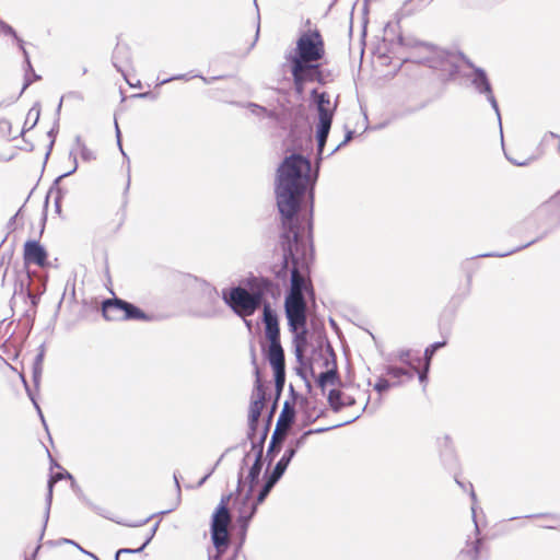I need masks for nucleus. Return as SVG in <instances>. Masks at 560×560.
Segmentation results:
<instances>
[{
    "mask_svg": "<svg viewBox=\"0 0 560 560\" xmlns=\"http://www.w3.org/2000/svg\"><path fill=\"white\" fill-rule=\"evenodd\" d=\"M307 238L304 237V231L280 232L279 241L272 250L273 276L278 280L285 281L290 275L291 291L285 298L284 310L287 319H290L292 326L305 320L307 306L304 291L314 295L313 285L305 278L313 254L311 221L307 222Z\"/></svg>",
    "mask_w": 560,
    "mask_h": 560,
    "instance_id": "obj_1",
    "label": "nucleus"
},
{
    "mask_svg": "<svg viewBox=\"0 0 560 560\" xmlns=\"http://www.w3.org/2000/svg\"><path fill=\"white\" fill-rule=\"evenodd\" d=\"M311 161L299 153L285 156L277 168L275 194L281 232L304 231L298 213L310 180Z\"/></svg>",
    "mask_w": 560,
    "mask_h": 560,
    "instance_id": "obj_2",
    "label": "nucleus"
},
{
    "mask_svg": "<svg viewBox=\"0 0 560 560\" xmlns=\"http://www.w3.org/2000/svg\"><path fill=\"white\" fill-rule=\"evenodd\" d=\"M533 219L544 228V233L541 236L532 240L527 242L526 244H523L521 246H517L508 252H494V253H487L481 254L479 257H506L513 253H516L523 248L528 247L529 245L537 242L542 236L547 235L549 232H551L555 228L560 225V206L557 199L552 198L548 200L547 202L542 203L540 207L536 209V211L533 214Z\"/></svg>",
    "mask_w": 560,
    "mask_h": 560,
    "instance_id": "obj_3",
    "label": "nucleus"
},
{
    "mask_svg": "<svg viewBox=\"0 0 560 560\" xmlns=\"http://www.w3.org/2000/svg\"><path fill=\"white\" fill-rule=\"evenodd\" d=\"M325 54V43L319 30L311 28L299 36L294 54L287 56V60L320 61Z\"/></svg>",
    "mask_w": 560,
    "mask_h": 560,
    "instance_id": "obj_4",
    "label": "nucleus"
},
{
    "mask_svg": "<svg viewBox=\"0 0 560 560\" xmlns=\"http://www.w3.org/2000/svg\"><path fill=\"white\" fill-rule=\"evenodd\" d=\"M222 300L240 317L252 316L259 307L258 295H252L242 287H233L229 291L223 290Z\"/></svg>",
    "mask_w": 560,
    "mask_h": 560,
    "instance_id": "obj_5",
    "label": "nucleus"
},
{
    "mask_svg": "<svg viewBox=\"0 0 560 560\" xmlns=\"http://www.w3.org/2000/svg\"><path fill=\"white\" fill-rule=\"evenodd\" d=\"M102 312L107 320L151 319V317L139 307L118 298L105 300L103 302Z\"/></svg>",
    "mask_w": 560,
    "mask_h": 560,
    "instance_id": "obj_6",
    "label": "nucleus"
},
{
    "mask_svg": "<svg viewBox=\"0 0 560 560\" xmlns=\"http://www.w3.org/2000/svg\"><path fill=\"white\" fill-rule=\"evenodd\" d=\"M242 486V471L238 474V481L236 488V498L234 501V509L237 513L236 523L240 530L245 534L249 522L257 511V503L254 501L252 487L244 490Z\"/></svg>",
    "mask_w": 560,
    "mask_h": 560,
    "instance_id": "obj_7",
    "label": "nucleus"
},
{
    "mask_svg": "<svg viewBox=\"0 0 560 560\" xmlns=\"http://www.w3.org/2000/svg\"><path fill=\"white\" fill-rule=\"evenodd\" d=\"M253 364L255 365V375H256V382H255V389L257 397L252 400L249 406V412H248V433L247 438L252 441L254 440V436L256 434L257 428H258V421L259 417L261 415V411L265 406V399H266V393L260 380V372L259 368L256 364V354L255 350L253 349L252 354Z\"/></svg>",
    "mask_w": 560,
    "mask_h": 560,
    "instance_id": "obj_8",
    "label": "nucleus"
},
{
    "mask_svg": "<svg viewBox=\"0 0 560 560\" xmlns=\"http://www.w3.org/2000/svg\"><path fill=\"white\" fill-rule=\"evenodd\" d=\"M468 78L474 90L478 94L483 95L487 98V101L489 102V104L497 114L499 125H501V114L499 109V104L494 96L491 82L486 71L480 67H474V72H471V74L468 75ZM500 130L502 131V126H500Z\"/></svg>",
    "mask_w": 560,
    "mask_h": 560,
    "instance_id": "obj_9",
    "label": "nucleus"
},
{
    "mask_svg": "<svg viewBox=\"0 0 560 560\" xmlns=\"http://www.w3.org/2000/svg\"><path fill=\"white\" fill-rule=\"evenodd\" d=\"M47 250L46 248L35 240H28L25 242L23 247V259L25 265H36L45 267L47 262Z\"/></svg>",
    "mask_w": 560,
    "mask_h": 560,
    "instance_id": "obj_10",
    "label": "nucleus"
},
{
    "mask_svg": "<svg viewBox=\"0 0 560 560\" xmlns=\"http://www.w3.org/2000/svg\"><path fill=\"white\" fill-rule=\"evenodd\" d=\"M250 460V453H246L245 456L242 459V464L240 467L238 474L242 471V486L244 490L252 487V492H254V488L258 482L259 475L261 472L262 468V458H260V455H255V460L252 464L250 468L248 469V474L246 478L244 479V468L248 465Z\"/></svg>",
    "mask_w": 560,
    "mask_h": 560,
    "instance_id": "obj_11",
    "label": "nucleus"
},
{
    "mask_svg": "<svg viewBox=\"0 0 560 560\" xmlns=\"http://www.w3.org/2000/svg\"><path fill=\"white\" fill-rule=\"evenodd\" d=\"M307 314L305 313V320L302 324H294L290 319H288V325L290 330L294 334L293 346H294V355L296 361L300 364H304V351L307 346Z\"/></svg>",
    "mask_w": 560,
    "mask_h": 560,
    "instance_id": "obj_12",
    "label": "nucleus"
},
{
    "mask_svg": "<svg viewBox=\"0 0 560 560\" xmlns=\"http://www.w3.org/2000/svg\"><path fill=\"white\" fill-rule=\"evenodd\" d=\"M291 66V74L299 75L306 83L316 82L318 61H303L300 59L288 60Z\"/></svg>",
    "mask_w": 560,
    "mask_h": 560,
    "instance_id": "obj_13",
    "label": "nucleus"
},
{
    "mask_svg": "<svg viewBox=\"0 0 560 560\" xmlns=\"http://www.w3.org/2000/svg\"><path fill=\"white\" fill-rule=\"evenodd\" d=\"M25 278L26 283L24 282V280H20L19 282L15 283L14 294H20L27 299L30 301L31 308L26 310V314L30 315L32 312V314L35 315L43 291L34 292L31 289V276L28 272Z\"/></svg>",
    "mask_w": 560,
    "mask_h": 560,
    "instance_id": "obj_14",
    "label": "nucleus"
},
{
    "mask_svg": "<svg viewBox=\"0 0 560 560\" xmlns=\"http://www.w3.org/2000/svg\"><path fill=\"white\" fill-rule=\"evenodd\" d=\"M262 322L265 324V334L269 341L280 340V328L277 313L269 303L264 304Z\"/></svg>",
    "mask_w": 560,
    "mask_h": 560,
    "instance_id": "obj_15",
    "label": "nucleus"
},
{
    "mask_svg": "<svg viewBox=\"0 0 560 560\" xmlns=\"http://www.w3.org/2000/svg\"><path fill=\"white\" fill-rule=\"evenodd\" d=\"M112 63L126 78V69L131 66V50L126 44L118 43L113 51Z\"/></svg>",
    "mask_w": 560,
    "mask_h": 560,
    "instance_id": "obj_16",
    "label": "nucleus"
},
{
    "mask_svg": "<svg viewBox=\"0 0 560 560\" xmlns=\"http://www.w3.org/2000/svg\"><path fill=\"white\" fill-rule=\"evenodd\" d=\"M65 478L73 480L72 476L68 471H66V470L51 475L49 480H48V492H47L46 499H45L46 508H45V513H44V523H43L42 532H40V535H39V539H43V537L45 535V530H46L47 524H48V521H49L50 508H51V502H52V487H54V483L59 481V480H62Z\"/></svg>",
    "mask_w": 560,
    "mask_h": 560,
    "instance_id": "obj_17",
    "label": "nucleus"
},
{
    "mask_svg": "<svg viewBox=\"0 0 560 560\" xmlns=\"http://www.w3.org/2000/svg\"><path fill=\"white\" fill-rule=\"evenodd\" d=\"M73 162H74V166H73V168H72V170H70L69 172H66V173H63V174L59 175V176L55 179V182H54L52 186L50 187V189H49V191H48V195H47V197H46V201H47L50 197H52V198H54L55 209H56V212H57V213H60V212H61V200H62L63 196L67 194V190H66V189H63V188H61V187L59 186V183H60V180H61L62 178H65V177H67V176L71 175V174H73V173L77 171V168H78V162H77V158H75V156L73 158Z\"/></svg>",
    "mask_w": 560,
    "mask_h": 560,
    "instance_id": "obj_18",
    "label": "nucleus"
},
{
    "mask_svg": "<svg viewBox=\"0 0 560 560\" xmlns=\"http://www.w3.org/2000/svg\"><path fill=\"white\" fill-rule=\"evenodd\" d=\"M203 299L208 303V307L201 312L203 317H214L221 313L220 295L214 287L207 285L203 289Z\"/></svg>",
    "mask_w": 560,
    "mask_h": 560,
    "instance_id": "obj_19",
    "label": "nucleus"
},
{
    "mask_svg": "<svg viewBox=\"0 0 560 560\" xmlns=\"http://www.w3.org/2000/svg\"><path fill=\"white\" fill-rule=\"evenodd\" d=\"M326 350L329 353V355L331 357L332 366L330 369H328L327 371L322 372L316 380L317 385L322 388V390L325 389V386L327 383H330L332 385L340 383L337 364H336V355H335L334 349L330 346V343H327Z\"/></svg>",
    "mask_w": 560,
    "mask_h": 560,
    "instance_id": "obj_20",
    "label": "nucleus"
},
{
    "mask_svg": "<svg viewBox=\"0 0 560 560\" xmlns=\"http://www.w3.org/2000/svg\"><path fill=\"white\" fill-rule=\"evenodd\" d=\"M248 292L252 295H258V301L261 304L264 295L272 288V281L265 277H250L247 280Z\"/></svg>",
    "mask_w": 560,
    "mask_h": 560,
    "instance_id": "obj_21",
    "label": "nucleus"
},
{
    "mask_svg": "<svg viewBox=\"0 0 560 560\" xmlns=\"http://www.w3.org/2000/svg\"><path fill=\"white\" fill-rule=\"evenodd\" d=\"M266 357L272 369L285 368L284 351L280 340L269 341Z\"/></svg>",
    "mask_w": 560,
    "mask_h": 560,
    "instance_id": "obj_22",
    "label": "nucleus"
},
{
    "mask_svg": "<svg viewBox=\"0 0 560 560\" xmlns=\"http://www.w3.org/2000/svg\"><path fill=\"white\" fill-rule=\"evenodd\" d=\"M19 48H20V50L23 54L24 63H25L24 84L22 86V90H21L20 94L18 96L13 97L11 103H14L22 95V93L32 84V79L30 78V73L34 75L35 80H39L40 79V75L36 74L34 69H33V66L31 63V59H30L28 52L25 49L24 40L23 39H19Z\"/></svg>",
    "mask_w": 560,
    "mask_h": 560,
    "instance_id": "obj_23",
    "label": "nucleus"
},
{
    "mask_svg": "<svg viewBox=\"0 0 560 560\" xmlns=\"http://www.w3.org/2000/svg\"><path fill=\"white\" fill-rule=\"evenodd\" d=\"M295 419L294 402L285 400L278 418L277 424L281 425L284 430H290Z\"/></svg>",
    "mask_w": 560,
    "mask_h": 560,
    "instance_id": "obj_24",
    "label": "nucleus"
},
{
    "mask_svg": "<svg viewBox=\"0 0 560 560\" xmlns=\"http://www.w3.org/2000/svg\"><path fill=\"white\" fill-rule=\"evenodd\" d=\"M293 457H294V451L285 450V452L283 453L282 457L276 464V466H275L273 470L271 471V474L269 475V477L278 482L280 480V478L283 476V474L285 472V470Z\"/></svg>",
    "mask_w": 560,
    "mask_h": 560,
    "instance_id": "obj_25",
    "label": "nucleus"
},
{
    "mask_svg": "<svg viewBox=\"0 0 560 560\" xmlns=\"http://www.w3.org/2000/svg\"><path fill=\"white\" fill-rule=\"evenodd\" d=\"M289 430H284L281 425L276 424V429L271 435V440L267 450V455L279 452L281 448L282 442L285 440Z\"/></svg>",
    "mask_w": 560,
    "mask_h": 560,
    "instance_id": "obj_26",
    "label": "nucleus"
},
{
    "mask_svg": "<svg viewBox=\"0 0 560 560\" xmlns=\"http://www.w3.org/2000/svg\"><path fill=\"white\" fill-rule=\"evenodd\" d=\"M480 545V538L467 544V547L459 552L458 558L460 560H479Z\"/></svg>",
    "mask_w": 560,
    "mask_h": 560,
    "instance_id": "obj_27",
    "label": "nucleus"
},
{
    "mask_svg": "<svg viewBox=\"0 0 560 560\" xmlns=\"http://www.w3.org/2000/svg\"><path fill=\"white\" fill-rule=\"evenodd\" d=\"M455 481L456 483L463 489V490H468L469 489V495H470V499L472 501V504H471V513H472V521L475 523V532L477 535H479L480 533V528H479V525H478V522H477V518H476V509H477V495L475 493V490H474V487L471 485V482H463V481H459L458 478L456 477L455 478Z\"/></svg>",
    "mask_w": 560,
    "mask_h": 560,
    "instance_id": "obj_28",
    "label": "nucleus"
},
{
    "mask_svg": "<svg viewBox=\"0 0 560 560\" xmlns=\"http://www.w3.org/2000/svg\"><path fill=\"white\" fill-rule=\"evenodd\" d=\"M440 446H441V457L444 460V463H447L448 465H451L453 462L456 460L454 450L452 446V440L448 435H445L441 439Z\"/></svg>",
    "mask_w": 560,
    "mask_h": 560,
    "instance_id": "obj_29",
    "label": "nucleus"
},
{
    "mask_svg": "<svg viewBox=\"0 0 560 560\" xmlns=\"http://www.w3.org/2000/svg\"><path fill=\"white\" fill-rule=\"evenodd\" d=\"M384 370L387 375L396 380L395 382H401V384L404 383L401 377H406L408 381L413 378L412 372L399 366L386 365Z\"/></svg>",
    "mask_w": 560,
    "mask_h": 560,
    "instance_id": "obj_30",
    "label": "nucleus"
},
{
    "mask_svg": "<svg viewBox=\"0 0 560 560\" xmlns=\"http://www.w3.org/2000/svg\"><path fill=\"white\" fill-rule=\"evenodd\" d=\"M39 114H40L39 104L36 103L32 106V108L27 113V117L24 122L22 133L33 129L36 126V124L38 122V119H39Z\"/></svg>",
    "mask_w": 560,
    "mask_h": 560,
    "instance_id": "obj_31",
    "label": "nucleus"
},
{
    "mask_svg": "<svg viewBox=\"0 0 560 560\" xmlns=\"http://www.w3.org/2000/svg\"><path fill=\"white\" fill-rule=\"evenodd\" d=\"M329 126H317L316 138H317V155L322 160V154L330 131Z\"/></svg>",
    "mask_w": 560,
    "mask_h": 560,
    "instance_id": "obj_32",
    "label": "nucleus"
},
{
    "mask_svg": "<svg viewBox=\"0 0 560 560\" xmlns=\"http://www.w3.org/2000/svg\"><path fill=\"white\" fill-rule=\"evenodd\" d=\"M343 393L339 389H331L328 393V404L332 411L338 412L343 408Z\"/></svg>",
    "mask_w": 560,
    "mask_h": 560,
    "instance_id": "obj_33",
    "label": "nucleus"
},
{
    "mask_svg": "<svg viewBox=\"0 0 560 560\" xmlns=\"http://www.w3.org/2000/svg\"><path fill=\"white\" fill-rule=\"evenodd\" d=\"M311 98L316 104V108H328L330 106V98L326 92H318L316 89L312 90Z\"/></svg>",
    "mask_w": 560,
    "mask_h": 560,
    "instance_id": "obj_34",
    "label": "nucleus"
},
{
    "mask_svg": "<svg viewBox=\"0 0 560 560\" xmlns=\"http://www.w3.org/2000/svg\"><path fill=\"white\" fill-rule=\"evenodd\" d=\"M336 106L324 108L320 107L317 109L318 112V125L317 126H329L331 127L334 113H335Z\"/></svg>",
    "mask_w": 560,
    "mask_h": 560,
    "instance_id": "obj_35",
    "label": "nucleus"
},
{
    "mask_svg": "<svg viewBox=\"0 0 560 560\" xmlns=\"http://www.w3.org/2000/svg\"><path fill=\"white\" fill-rule=\"evenodd\" d=\"M275 372V386H276V399H278L282 393L285 383V368L273 369Z\"/></svg>",
    "mask_w": 560,
    "mask_h": 560,
    "instance_id": "obj_36",
    "label": "nucleus"
},
{
    "mask_svg": "<svg viewBox=\"0 0 560 560\" xmlns=\"http://www.w3.org/2000/svg\"><path fill=\"white\" fill-rule=\"evenodd\" d=\"M315 79L318 84L325 85V84L334 81V74H332L331 70L324 69L322 67V65L318 62Z\"/></svg>",
    "mask_w": 560,
    "mask_h": 560,
    "instance_id": "obj_37",
    "label": "nucleus"
},
{
    "mask_svg": "<svg viewBox=\"0 0 560 560\" xmlns=\"http://www.w3.org/2000/svg\"><path fill=\"white\" fill-rule=\"evenodd\" d=\"M276 483H277V481H275L273 479L268 477L267 481L259 490L256 499H254V501L257 503V505H259L260 503H262L265 501V499L267 498V495L269 494V492L271 491V489L273 488V486Z\"/></svg>",
    "mask_w": 560,
    "mask_h": 560,
    "instance_id": "obj_38",
    "label": "nucleus"
},
{
    "mask_svg": "<svg viewBox=\"0 0 560 560\" xmlns=\"http://www.w3.org/2000/svg\"><path fill=\"white\" fill-rule=\"evenodd\" d=\"M75 143H77L78 148L80 149V154H81L82 160H84L86 162L95 160L94 152L85 145V143L82 141L80 136H77Z\"/></svg>",
    "mask_w": 560,
    "mask_h": 560,
    "instance_id": "obj_39",
    "label": "nucleus"
},
{
    "mask_svg": "<svg viewBox=\"0 0 560 560\" xmlns=\"http://www.w3.org/2000/svg\"><path fill=\"white\" fill-rule=\"evenodd\" d=\"M401 385V382H389L387 378L385 377H380L377 380V382L374 384V389L377 392V393H383L387 389H389L390 387H395V386H399Z\"/></svg>",
    "mask_w": 560,
    "mask_h": 560,
    "instance_id": "obj_40",
    "label": "nucleus"
},
{
    "mask_svg": "<svg viewBox=\"0 0 560 560\" xmlns=\"http://www.w3.org/2000/svg\"><path fill=\"white\" fill-rule=\"evenodd\" d=\"M359 418V416L354 417L353 419L351 420H348V421H345L342 423H338V424H335V425H331V427H327V428H316V429H310L307 431H305V435H313V434H319V433H324V432H327L329 430H332V429H336V428H340L342 425H346V424H349V423H352L353 421H355L357 419Z\"/></svg>",
    "mask_w": 560,
    "mask_h": 560,
    "instance_id": "obj_41",
    "label": "nucleus"
},
{
    "mask_svg": "<svg viewBox=\"0 0 560 560\" xmlns=\"http://www.w3.org/2000/svg\"><path fill=\"white\" fill-rule=\"evenodd\" d=\"M445 345H446V341L443 340V341L433 342L429 347H427L424 350L425 362H428V364H430V361H431L432 357L434 355L435 351L439 350L440 348H443Z\"/></svg>",
    "mask_w": 560,
    "mask_h": 560,
    "instance_id": "obj_42",
    "label": "nucleus"
},
{
    "mask_svg": "<svg viewBox=\"0 0 560 560\" xmlns=\"http://www.w3.org/2000/svg\"><path fill=\"white\" fill-rule=\"evenodd\" d=\"M22 381L24 383V386H25V389H26V393H27L30 399L32 400L35 409L37 410L38 416L40 417V420H42L43 424L46 427V422H45L42 409H40L39 405L37 404V400H36V397H35V393L28 387L24 376H22Z\"/></svg>",
    "mask_w": 560,
    "mask_h": 560,
    "instance_id": "obj_43",
    "label": "nucleus"
},
{
    "mask_svg": "<svg viewBox=\"0 0 560 560\" xmlns=\"http://www.w3.org/2000/svg\"><path fill=\"white\" fill-rule=\"evenodd\" d=\"M527 517H546V518L551 520L555 523H558V524H550V525H545L544 526L545 528H549V529H555V528L558 527V525H560V515L559 514L539 513V514L528 515Z\"/></svg>",
    "mask_w": 560,
    "mask_h": 560,
    "instance_id": "obj_44",
    "label": "nucleus"
},
{
    "mask_svg": "<svg viewBox=\"0 0 560 560\" xmlns=\"http://www.w3.org/2000/svg\"><path fill=\"white\" fill-rule=\"evenodd\" d=\"M424 7V0H407L404 5H402V10L410 14L412 13L415 10H420Z\"/></svg>",
    "mask_w": 560,
    "mask_h": 560,
    "instance_id": "obj_45",
    "label": "nucleus"
},
{
    "mask_svg": "<svg viewBox=\"0 0 560 560\" xmlns=\"http://www.w3.org/2000/svg\"><path fill=\"white\" fill-rule=\"evenodd\" d=\"M307 438H308V435H305V431H304L298 439L292 440L290 442V445L287 450H293L294 455H295L296 452L305 445Z\"/></svg>",
    "mask_w": 560,
    "mask_h": 560,
    "instance_id": "obj_46",
    "label": "nucleus"
},
{
    "mask_svg": "<svg viewBox=\"0 0 560 560\" xmlns=\"http://www.w3.org/2000/svg\"><path fill=\"white\" fill-rule=\"evenodd\" d=\"M42 373H43V364L33 362L32 376H33L34 386L36 389H38L39 382L42 378Z\"/></svg>",
    "mask_w": 560,
    "mask_h": 560,
    "instance_id": "obj_47",
    "label": "nucleus"
},
{
    "mask_svg": "<svg viewBox=\"0 0 560 560\" xmlns=\"http://www.w3.org/2000/svg\"><path fill=\"white\" fill-rule=\"evenodd\" d=\"M0 32L5 35L12 36L19 44V39H21V38L18 36L16 32L13 30L12 26H10L8 23H5L1 20H0Z\"/></svg>",
    "mask_w": 560,
    "mask_h": 560,
    "instance_id": "obj_48",
    "label": "nucleus"
},
{
    "mask_svg": "<svg viewBox=\"0 0 560 560\" xmlns=\"http://www.w3.org/2000/svg\"><path fill=\"white\" fill-rule=\"evenodd\" d=\"M293 78V86L296 94L301 95L304 92V86L306 84L299 75L292 74Z\"/></svg>",
    "mask_w": 560,
    "mask_h": 560,
    "instance_id": "obj_49",
    "label": "nucleus"
},
{
    "mask_svg": "<svg viewBox=\"0 0 560 560\" xmlns=\"http://www.w3.org/2000/svg\"><path fill=\"white\" fill-rule=\"evenodd\" d=\"M265 441L266 438L260 435L258 441L252 442V450L256 452V455H260V458H262Z\"/></svg>",
    "mask_w": 560,
    "mask_h": 560,
    "instance_id": "obj_50",
    "label": "nucleus"
},
{
    "mask_svg": "<svg viewBox=\"0 0 560 560\" xmlns=\"http://www.w3.org/2000/svg\"><path fill=\"white\" fill-rule=\"evenodd\" d=\"M58 132V126H54L48 132H47V136L50 138V142H49V145H48V150L46 152V155H45V159L47 160L49 154H50V151L54 147V143H55V138H56V135Z\"/></svg>",
    "mask_w": 560,
    "mask_h": 560,
    "instance_id": "obj_51",
    "label": "nucleus"
},
{
    "mask_svg": "<svg viewBox=\"0 0 560 560\" xmlns=\"http://www.w3.org/2000/svg\"><path fill=\"white\" fill-rule=\"evenodd\" d=\"M322 415H323V411H320L318 415L314 416L311 410H305L303 424L308 425L311 423H314L319 417H322Z\"/></svg>",
    "mask_w": 560,
    "mask_h": 560,
    "instance_id": "obj_52",
    "label": "nucleus"
},
{
    "mask_svg": "<svg viewBox=\"0 0 560 560\" xmlns=\"http://www.w3.org/2000/svg\"><path fill=\"white\" fill-rule=\"evenodd\" d=\"M397 359H398L400 362H402V363H405V364L409 365L410 368L415 366V365L410 362V350H400V351H398V353H397Z\"/></svg>",
    "mask_w": 560,
    "mask_h": 560,
    "instance_id": "obj_53",
    "label": "nucleus"
},
{
    "mask_svg": "<svg viewBox=\"0 0 560 560\" xmlns=\"http://www.w3.org/2000/svg\"><path fill=\"white\" fill-rule=\"evenodd\" d=\"M429 365H430V364H428V362H425V366H424V369H423L422 371H419V370H418V368H417L416 365L411 368V369H412V371H411V372H412L413 374H415V373H418V377H419V381H420L421 383H424V382L427 381V378H428Z\"/></svg>",
    "mask_w": 560,
    "mask_h": 560,
    "instance_id": "obj_54",
    "label": "nucleus"
},
{
    "mask_svg": "<svg viewBox=\"0 0 560 560\" xmlns=\"http://www.w3.org/2000/svg\"><path fill=\"white\" fill-rule=\"evenodd\" d=\"M144 546H140L139 548H121L115 555V560H119V556L122 553H140L143 551Z\"/></svg>",
    "mask_w": 560,
    "mask_h": 560,
    "instance_id": "obj_55",
    "label": "nucleus"
},
{
    "mask_svg": "<svg viewBox=\"0 0 560 560\" xmlns=\"http://www.w3.org/2000/svg\"><path fill=\"white\" fill-rule=\"evenodd\" d=\"M159 524H160V522H156V523L153 525V527L149 530V533L147 534L145 539H144V541H143V544H142V546H144V548H145V547L150 544V541L153 539V537H154V535H155V533H156V530H158Z\"/></svg>",
    "mask_w": 560,
    "mask_h": 560,
    "instance_id": "obj_56",
    "label": "nucleus"
},
{
    "mask_svg": "<svg viewBox=\"0 0 560 560\" xmlns=\"http://www.w3.org/2000/svg\"><path fill=\"white\" fill-rule=\"evenodd\" d=\"M353 135H354V131L353 130H348L346 136H345V139L343 141H341L332 151L330 154L335 153L336 151H338L341 147L346 145L350 140H352L353 138Z\"/></svg>",
    "mask_w": 560,
    "mask_h": 560,
    "instance_id": "obj_57",
    "label": "nucleus"
},
{
    "mask_svg": "<svg viewBox=\"0 0 560 560\" xmlns=\"http://www.w3.org/2000/svg\"><path fill=\"white\" fill-rule=\"evenodd\" d=\"M194 78L192 74H189V73H184V74H178V75H174V77H171V78H166V79H163L160 84H165L167 82H171L173 80H189Z\"/></svg>",
    "mask_w": 560,
    "mask_h": 560,
    "instance_id": "obj_58",
    "label": "nucleus"
},
{
    "mask_svg": "<svg viewBox=\"0 0 560 560\" xmlns=\"http://www.w3.org/2000/svg\"><path fill=\"white\" fill-rule=\"evenodd\" d=\"M194 78H200L206 84H211L213 83L214 81L217 80H221L223 78H225L224 75H217V77H210V78H207V77H203L201 74H192Z\"/></svg>",
    "mask_w": 560,
    "mask_h": 560,
    "instance_id": "obj_59",
    "label": "nucleus"
},
{
    "mask_svg": "<svg viewBox=\"0 0 560 560\" xmlns=\"http://www.w3.org/2000/svg\"><path fill=\"white\" fill-rule=\"evenodd\" d=\"M153 516L154 515H150L147 518L141 520V521L136 522V523H122V524L126 525V526H129V527H139V526L145 525ZM118 523L121 524L120 522H118Z\"/></svg>",
    "mask_w": 560,
    "mask_h": 560,
    "instance_id": "obj_60",
    "label": "nucleus"
},
{
    "mask_svg": "<svg viewBox=\"0 0 560 560\" xmlns=\"http://www.w3.org/2000/svg\"><path fill=\"white\" fill-rule=\"evenodd\" d=\"M44 357H45V346H44V345H42V346L39 347V351H38V353H37V354L35 355V358H34V361H33V362L43 364V362H44Z\"/></svg>",
    "mask_w": 560,
    "mask_h": 560,
    "instance_id": "obj_61",
    "label": "nucleus"
},
{
    "mask_svg": "<svg viewBox=\"0 0 560 560\" xmlns=\"http://www.w3.org/2000/svg\"><path fill=\"white\" fill-rule=\"evenodd\" d=\"M342 404H343V407H350V406H353L355 404V399H354V397H352L350 395H345L343 394Z\"/></svg>",
    "mask_w": 560,
    "mask_h": 560,
    "instance_id": "obj_62",
    "label": "nucleus"
},
{
    "mask_svg": "<svg viewBox=\"0 0 560 560\" xmlns=\"http://www.w3.org/2000/svg\"><path fill=\"white\" fill-rule=\"evenodd\" d=\"M115 128H116V138H117V143L119 145V149L122 153L124 156H126V153L124 152L122 150V147H121V141H120V130H119V127H118V124L117 121H115Z\"/></svg>",
    "mask_w": 560,
    "mask_h": 560,
    "instance_id": "obj_63",
    "label": "nucleus"
},
{
    "mask_svg": "<svg viewBox=\"0 0 560 560\" xmlns=\"http://www.w3.org/2000/svg\"><path fill=\"white\" fill-rule=\"evenodd\" d=\"M250 106H253V107H254V113H255L256 115H260V114H265V113H267L266 107H262V106H259V105H256V104H250Z\"/></svg>",
    "mask_w": 560,
    "mask_h": 560,
    "instance_id": "obj_64",
    "label": "nucleus"
}]
</instances>
